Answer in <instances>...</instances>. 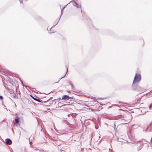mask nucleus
<instances>
[{"instance_id":"nucleus-5","label":"nucleus","mask_w":152,"mask_h":152,"mask_svg":"<svg viewBox=\"0 0 152 152\" xmlns=\"http://www.w3.org/2000/svg\"><path fill=\"white\" fill-rule=\"evenodd\" d=\"M31 96V97H32V98L34 99V100H35V101H39V99H37L36 98H35L33 96Z\"/></svg>"},{"instance_id":"nucleus-13","label":"nucleus","mask_w":152,"mask_h":152,"mask_svg":"<svg viewBox=\"0 0 152 152\" xmlns=\"http://www.w3.org/2000/svg\"><path fill=\"white\" fill-rule=\"evenodd\" d=\"M42 100H40L39 99V101H38V102H41V103H42Z\"/></svg>"},{"instance_id":"nucleus-14","label":"nucleus","mask_w":152,"mask_h":152,"mask_svg":"<svg viewBox=\"0 0 152 152\" xmlns=\"http://www.w3.org/2000/svg\"><path fill=\"white\" fill-rule=\"evenodd\" d=\"M21 83L22 84V85H23V86H24V84H23V82H22V81H21Z\"/></svg>"},{"instance_id":"nucleus-11","label":"nucleus","mask_w":152,"mask_h":152,"mask_svg":"<svg viewBox=\"0 0 152 152\" xmlns=\"http://www.w3.org/2000/svg\"><path fill=\"white\" fill-rule=\"evenodd\" d=\"M151 108H152V104H150L149 106V108L150 109H151Z\"/></svg>"},{"instance_id":"nucleus-4","label":"nucleus","mask_w":152,"mask_h":152,"mask_svg":"<svg viewBox=\"0 0 152 152\" xmlns=\"http://www.w3.org/2000/svg\"><path fill=\"white\" fill-rule=\"evenodd\" d=\"M71 98L67 95H64L62 96V99L64 100H67L71 99Z\"/></svg>"},{"instance_id":"nucleus-8","label":"nucleus","mask_w":152,"mask_h":152,"mask_svg":"<svg viewBox=\"0 0 152 152\" xmlns=\"http://www.w3.org/2000/svg\"><path fill=\"white\" fill-rule=\"evenodd\" d=\"M66 6L64 7L62 9V10H61V16L63 14V11L64 9L66 7Z\"/></svg>"},{"instance_id":"nucleus-21","label":"nucleus","mask_w":152,"mask_h":152,"mask_svg":"<svg viewBox=\"0 0 152 152\" xmlns=\"http://www.w3.org/2000/svg\"><path fill=\"white\" fill-rule=\"evenodd\" d=\"M68 5V4H67V5H66V6H67V5Z\"/></svg>"},{"instance_id":"nucleus-2","label":"nucleus","mask_w":152,"mask_h":152,"mask_svg":"<svg viewBox=\"0 0 152 152\" xmlns=\"http://www.w3.org/2000/svg\"><path fill=\"white\" fill-rule=\"evenodd\" d=\"M141 79V77H135L133 83L138 82Z\"/></svg>"},{"instance_id":"nucleus-9","label":"nucleus","mask_w":152,"mask_h":152,"mask_svg":"<svg viewBox=\"0 0 152 152\" xmlns=\"http://www.w3.org/2000/svg\"><path fill=\"white\" fill-rule=\"evenodd\" d=\"M64 77H65L63 76V77H61V78L60 79H59L58 80V81H57L55 82V83H57L61 79H62V78H64Z\"/></svg>"},{"instance_id":"nucleus-20","label":"nucleus","mask_w":152,"mask_h":152,"mask_svg":"<svg viewBox=\"0 0 152 152\" xmlns=\"http://www.w3.org/2000/svg\"><path fill=\"white\" fill-rule=\"evenodd\" d=\"M43 102H44V103H45V101H43Z\"/></svg>"},{"instance_id":"nucleus-1","label":"nucleus","mask_w":152,"mask_h":152,"mask_svg":"<svg viewBox=\"0 0 152 152\" xmlns=\"http://www.w3.org/2000/svg\"><path fill=\"white\" fill-rule=\"evenodd\" d=\"M77 10L78 11H79L80 12H81L82 13V15H83V14L82 12L81 8V4H78L77 2Z\"/></svg>"},{"instance_id":"nucleus-6","label":"nucleus","mask_w":152,"mask_h":152,"mask_svg":"<svg viewBox=\"0 0 152 152\" xmlns=\"http://www.w3.org/2000/svg\"><path fill=\"white\" fill-rule=\"evenodd\" d=\"M74 6H76V2L75 1L71 2Z\"/></svg>"},{"instance_id":"nucleus-18","label":"nucleus","mask_w":152,"mask_h":152,"mask_svg":"<svg viewBox=\"0 0 152 152\" xmlns=\"http://www.w3.org/2000/svg\"><path fill=\"white\" fill-rule=\"evenodd\" d=\"M20 2L21 3H22V1H20Z\"/></svg>"},{"instance_id":"nucleus-16","label":"nucleus","mask_w":152,"mask_h":152,"mask_svg":"<svg viewBox=\"0 0 152 152\" xmlns=\"http://www.w3.org/2000/svg\"><path fill=\"white\" fill-rule=\"evenodd\" d=\"M29 144H31V142L29 140Z\"/></svg>"},{"instance_id":"nucleus-3","label":"nucleus","mask_w":152,"mask_h":152,"mask_svg":"<svg viewBox=\"0 0 152 152\" xmlns=\"http://www.w3.org/2000/svg\"><path fill=\"white\" fill-rule=\"evenodd\" d=\"M5 142L7 145H10L12 143V141L10 139L7 138L5 140Z\"/></svg>"},{"instance_id":"nucleus-17","label":"nucleus","mask_w":152,"mask_h":152,"mask_svg":"<svg viewBox=\"0 0 152 152\" xmlns=\"http://www.w3.org/2000/svg\"><path fill=\"white\" fill-rule=\"evenodd\" d=\"M62 151H64V150H61V152H62Z\"/></svg>"},{"instance_id":"nucleus-12","label":"nucleus","mask_w":152,"mask_h":152,"mask_svg":"<svg viewBox=\"0 0 152 152\" xmlns=\"http://www.w3.org/2000/svg\"><path fill=\"white\" fill-rule=\"evenodd\" d=\"M3 97L2 96H0V99H1V100H2L3 99Z\"/></svg>"},{"instance_id":"nucleus-15","label":"nucleus","mask_w":152,"mask_h":152,"mask_svg":"<svg viewBox=\"0 0 152 152\" xmlns=\"http://www.w3.org/2000/svg\"><path fill=\"white\" fill-rule=\"evenodd\" d=\"M24 86V87H25V88H27V87H28V86Z\"/></svg>"},{"instance_id":"nucleus-25","label":"nucleus","mask_w":152,"mask_h":152,"mask_svg":"<svg viewBox=\"0 0 152 152\" xmlns=\"http://www.w3.org/2000/svg\"><path fill=\"white\" fill-rule=\"evenodd\" d=\"M66 74L64 75V76H66Z\"/></svg>"},{"instance_id":"nucleus-7","label":"nucleus","mask_w":152,"mask_h":152,"mask_svg":"<svg viewBox=\"0 0 152 152\" xmlns=\"http://www.w3.org/2000/svg\"><path fill=\"white\" fill-rule=\"evenodd\" d=\"M15 121L17 123H18L19 122V120L18 119V118H15Z\"/></svg>"},{"instance_id":"nucleus-19","label":"nucleus","mask_w":152,"mask_h":152,"mask_svg":"<svg viewBox=\"0 0 152 152\" xmlns=\"http://www.w3.org/2000/svg\"><path fill=\"white\" fill-rule=\"evenodd\" d=\"M74 115H73L72 116V117H74Z\"/></svg>"},{"instance_id":"nucleus-23","label":"nucleus","mask_w":152,"mask_h":152,"mask_svg":"<svg viewBox=\"0 0 152 152\" xmlns=\"http://www.w3.org/2000/svg\"><path fill=\"white\" fill-rule=\"evenodd\" d=\"M68 5V4H67V5H66V6H67V5Z\"/></svg>"},{"instance_id":"nucleus-24","label":"nucleus","mask_w":152,"mask_h":152,"mask_svg":"<svg viewBox=\"0 0 152 152\" xmlns=\"http://www.w3.org/2000/svg\"><path fill=\"white\" fill-rule=\"evenodd\" d=\"M68 69V68H67V71Z\"/></svg>"},{"instance_id":"nucleus-10","label":"nucleus","mask_w":152,"mask_h":152,"mask_svg":"<svg viewBox=\"0 0 152 152\" xmlns=\"http://www.w3.org/2000/svg\"><path fill=\"white\" fill-rule=\"evenodd\" d=\"M135 76H141V75L138 73H136Z\"/></svg>"},{"instance_id":"nucleus-22","label":"nucleus","mask_w":152,"mask_h":152,"mask_svg":"<svg viewBox=\"0 0 152 152\" xmlns=\"http://www.w3.org/2000/svg\"><path fill=\"white\" fill-rule=\"evenodd\" d=\"M68 5V4H67V5H66V6H67V5Z\"/></svg>"}]
</instances>
